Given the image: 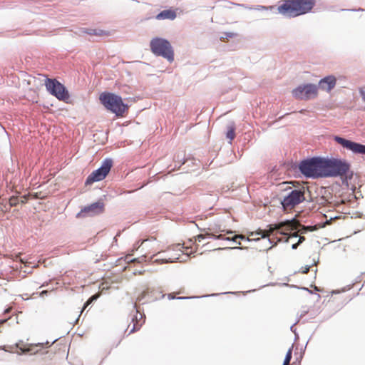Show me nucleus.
<instances>
[{"label": "nucleus", "mask_w": 365, "mask_h": 365, "mask_svg": "<svg viewBox=\"0 0 365 365\" xmlns=\"http://www.w3.org/2000/svg\"><path fill=\"white\" fill-rule=\"evenodd\" d=\"M315 6V0H284L278 6V12L289 18L306 14Z\"/></svg>", "instance_id": "1"}, {"label": "nucleus", "mask_w": 365, "mask_h": 365, "mask_svg": "<svg viewBox=\"0 0 365 365\" xmlns=\"http://www.w3.org/2000/svg\"><path fill=\"white\" fill-rule=\"evenodd\" d=\"M328 178H341L342 181L351 180L354 172L351 170V164L346 160L339 158H329Z\"/></svg>", "instance_id": "2"}, {"label": "nucleus", "mask_w": 365, "mask_h": 365, "mask_svg": "<svg viewBox=\"0 0 365 365\" xmlns=\"http://www.w3.org/2000/svg\"><path fill=\"white\" fill-rule=\"evenodd\" d=\"M101 103L109 111L116 116H123L128 110V105L123 101L122 97L111 92H103L100 94Z\"/></svg>", "instance_id": "3"}, {"label": "nucleus", "mask_w": 365, "mask_h": 365, "mask_svg": "<svg viewBox=\"0 0 365 365\" xmlns=\"http://www.w3.org/2000/svg\"><path fill=\"white\" fill-rule=\"evenodd\" d=\"M277 231L284 235H287V238L298 237V234H306L313 231L315 229L310 226H305L297 220L296 216L290 220H286L275 225ZM288 239L285 240L287 242Z\"/></svg>", "instance_id": "4"}, {"label": "nucleus", "mask_w": 365, "mask_h": 365, "mask_svg": "<svg viewBox=\"0 0 365 365\" xmlns=\"http://www.w3.org/2000/svg\"><path fill=\"white\" fill-rule=\"evenodd\" d=\"M151 52L156 56H161L168 62L174 61V50L170 42L164 38L154 37L150 41Z\"/></svg>", "instance_id": "5"}, {"label": "nucleus", "mask_w": 365, "mask_h": 365, "mask_svg": "<svg viewBox=\"0 0 365 365\" xmlns=\"http://www.w3.org/2000/svg\"><path fill=\"white\" fill-rule=\"evenodd\" d=\"M306 190L304 187L290 188L287 195L280 200V204L284 211H287L295 207L301 202L306 200Z\"/></svg>", "instance_id": "6"}, {"label": "nucleus", "mask_w": 365, "mask_h": 365, "mask_svg": "<svg viewBox=\"0 0 365 365\" xmlns=\"http://www.w3.org/2000/svg\"><path fill=\"white\" fill-rule=\"evenodd\" d=\"M43 77L46 91L58 100L68 103L70 95L66 87L56 78H49L45 76Z\"/></svg>", "instance_id": "7"}, {"label": "nucleus", "mask_w": 365, "mask_h": 365, "mask_svg": "<svg viewBox=\"0 0 365 365\" xmlns=\"http://www.w3.org/2000/svg\"><path fill=\"white\" fill-rule=\"evenodd\" d=\"M113 165V160L107 158L104 159L101 166L93 170L86 178L85 185H89L95 182L101 181L106 178Z\"/></svg>", "instance_id": "8"}, {"label": "nucleus", "mask_w": 365, "mask_h": 365, "mask_svg": "<svg viewBox=\"0 0 365 365\" xmlns=\"http://www.w3.org/2000/svg\"><path fill=\"white\" fill-rule=\"evenodd\" d=\"M318 86L314 83L299 85L292 91V96L297 99L309 100L318 94Z\"/></svg>", "instance_id": "9"}, {"label": "nucleus", "mask_w": 365, "mask_h": 365, "mask_svg": "<svg viewBox=\"0 0 365 365\" xmlns=\"http://www.w3.org/2000/svg\"><path fill=\"white\" fill-rule=\"evenodd\" d=\"M334 140L344 148L351 151L354 154L365 155V145L344 138L339 135L334 136Z\"/></svg>", "instance_id": "10"}, {"label": "nucleus", "mask_w": 365, "mask_h": 365, "mask_svg": "<svg viewBox=\"0 0 365 365\" xmlns=\"http://www.w3.org/2000/svg\"><path fill=\"white\" fill-rule=\"evenodd\" d=\"M317 156L307 158L298 164L300 173L307 178L314 179Z\"/></svg>", "instance_id": "11"}, {"label": "nucleus", "mask_w": 365, "mask_h": 365, "mask_svg": "<svg viewBox=\"0 0 365 365\" xmlns=\"http://www.w3.org/2000/svg\"><path fill=\"white\" fill-rule=\"evenodd\" d=\"M104 210V203L98 200L91 205L83 207L80 212L76 214L77 218L91 217L102 213Z\"/></svg>", "instance_id": "12"}, {"label": "nucleus", "mask_w": 365, "mask_h": 365, "mask_svg": "<svg viewBox=\"0 0 365 365\" xmlns=\"http://www.w3.org/2000/svg\"><path fill=\"white\" fill-rule=\"evenodd\" d=\"M314 179L328 178L329 157L317 156Z\"/></svg>", "instance_id": "13"}, {"label": "nucleus", "mask_w": 365, "mask_h": 365, "mask_svg": "<svg viewBox=\"0 0 365 365\" xmlns=\"http://www.w3.org/2000/svg\"><path fill=\"white\" fill-rule=\"evenodd\" d=\"M336 82V78L332 75H329L322 78L317 86L319 88L329 92L335 86Z\"/></svg>", "instance_id": "14"}, {"label": "nucleus", "mask_w": 365, "mask_h": 365, "mask_svg": "<svg viewBox=\"0 0 365 365\" xmlns=\"http://www.w3.org/2000/svg\"><path fill=\"white\" fill-rule=\"evenodd\" d=\"M261 235V238L260 239L259 238H256V239L251 240L249 237H245L243 235H237V239H240V240H244V241H247V242H250V241H252V240L259 241V240H262L264 246H267V245L272 244L271 240L267 236L264 235L262 233V231H260V232H257V233H253V232L251 233L252 236H255V235Z\"/></svg>", "instance_id": "15"}, {"label": "nucleus", "mask_w": 365, "mask_h": 365, "mask_svg": "<svg viewBox=\"0 0 365 365\" xmlns=\"http://www.w3.org/2000/svg\"><path fill=\"white\" fill-rule=\"evenodd\" d=\"M177 16L176 12L172 9H165L155 16L157 20H174Z\"/></svg>", "instance_id": "16"}, {"label": "nucleus", "mask_w": 365, "mask_h": 365, "mask_svg": "<svg viewBox=\"0 0 365 365\" xmlns=\"http://www.w3.org/2000/svg\"><path fill=\"white\" fill-rule=\"evenodd\" d=\"M82 34H86L89 35H95V36H102L106 34V32L101 29H86L81 28L79 29V35Z\"/></svg>", "instance_id": "17"}, {"label": "nucleus", "mask_w": 365, "mask_h": 365, "mask_svg": "<svg viewBox=\"0 0 365 365\" xmlns=\"http://www.w3.org/2000/svg\"><path fill=\"white\" fill-rule=\"evenodd\" d=\"M235 127L234 124L232 123L229 124L227 125V130L226 132L227 138L232 140L235 136Z\"/></svg>", "instance_id": "18"}, {"label": "nucleus", "mask_w": 365, "mask_h": 365, "mask_svg": "<svg viewBox=\"0 0 365 365\" xmlns=\"http://www.w3.org/2000/svg\"><path fill=\"white\" fill-rule=\"evenodd\" d=\"M158 257L155 259V262H173L174 261L169 259H166L165 257V252H159L155 255Z\"/></svg>", "instance_id": "19"}, {"label": "nucleus", "mask_w": 365, "mask_h": 365, "mask_svg": "<svg viewBox=\"0 0 365 365\" xmlns=\"http://www.w3.org/2000/svg\"><path fill=\"white\" fill-rule=\"evenodd\" d=\"M292 346L291 348H289L288 349V351H287L282 365H289V364L292 359Z\"/></svg>", "instance_id": "20"}, {"label": "nucleus", "mask_w": 365, "mask_h": 365, "mask_svg": "<svg viewBox=\"0 0 365 365\" xmlns=\"http://www.w3.org/2000/svg\"><path fill=\"white\" fill-rule=\"evenodd\" d=\"M211 238V234L206 233V234H200L195 237V241H198L199 242H202L203 240L206 238Z\"/></svg>", "instance_id": "21"}, {"label": "nucleus", "mask_w": 365, "mask_h": 365, "mask_svg": "<svg viewBox=\"0 0 365 365\" xmlns=\"http://www.w3.org/2000/svg\"><path fill=\"white\" fill-rule=\"evenodd\" d=\"M19 203V197L12 196L9 198V205L11 207L16 206Z\"/></svg>", "instance_id": "22"}, {"label": "nucleus", "mask_w": 365, "mask_h": 365, "mask_svg": "<svg viewBox=\"0 0 365 365\" xmlns=\"http://www.w3.org/2000/svg\"><path fill=\"white\" fill-rule=\"evenodd\" d=\"M29 199V196L26 195H22L19 197V203L23 205L26 203L27 200Z\"/></svg>", "instance_id": "23"}, {"label": "nucleus", "mask_w": 365, "mask_h": 365, "mask_svg": "<svg viewBox=\"0 0 365 365\" xmlns=\"http://www.w3.org/2000/svg\"><path fill=\"white\" fill-rule=\"evenodd\" d=\"M237 235H235L232 237H226L227 241H232V242H235V243L238 244L239 245H241L240 242H237Z\"/></svg>", "instance_id": "24"}, {"label": "nucleus", "mask_w": 365, "mask_h": 365, "mask_svg": "<svg viewBox=\"0 0 365 365\" xmlns=\"http://www.w3.org/2000/svg\"><path fill=\"white\" fill-rule=\"evenodd\" d=\"M341 11H352V12H358V11H365V9L359 8V9H341Z\"/></svg>", "instance_id": "25"}, {"label": "nucleus", "mask_w": 365, "mask_h": 365, "mask_svg": "<svg viewBox=\"0 0 365 365\" xmlns=\"http://www.w3.org/2000/svg\"><path fill=\"white\" fill-rule=\"evenodd\" d=\"M211 238H213V239H215V240H226V237H224V235H212L211 234Z\"/></svg>", "instance_id": "26"}, {"label": "nucleus", "mask_w": 365, "mask_h": 365, "mask_svg": "<svg viewBox=\"0 0 365 365\" xmlns=\"http://www.w3.org/2000/svg\"><path fill=\"white\" fill-rule=\"evenodd\" d=\"M99 297V295L98 294H93L88 299V303H93V302H95L96 300H97V299Z\"/></svg>", "instance_id": "27"}, {"label": "nucleus", "mask_w": 365, "mask_h": 365, "mask_svg": "<svg viewBox=\"0 0 365 365\" xmlns=\"http://www.w3.org/2000/svg\"><path fill=\"white\" fill-rule=\"evenodd\" d=\"M310 265H306L305 267H302L301 268V272L304 274H306L309 272V269H310Z\"/></svg>", "instance_id": "28"}, {"label": "nucleus", "mask_w": 365, "mask_h": 365, "mask_svg": "<svg viewBox=\"0 0 365 365\" xmlns=\"http://www.w3.org/2000/svg\"><path fill=\"white\" fill-rule=\"evenodd\" d=\"M199 297H178L176 299L182 300V299H188L192 298H198Z\"/></svg>", "instance_id": "29"}, {"label": "nucleus", "mask_w": 365, "mask_h": 365, "mask_svg": "<svg viewBox=\"0 0 365 365\" xmlns=\"http://www.w3.org/2000/svg\"><path fill=\"white\" fill-rule=\"evenodd\" d=\"M359 93L361 96V98L363 100L364 102H365V89H360L359 90Z\"/></svg>", "instance_id": "30"}, {"label": "nucleus", "mask_w": 365, "mask_h": 365, "mask_svg": "<svg viewBox=\"0 0 365 365\" xmlns=\"http://www.w3.org/2000/svg\"><path fill=\"white\" fill-rule=\"evenodd\" d=\"M225 36H221V38H232L234 36L233 33H226L225 34Z\"/></svg>", "instance_id": "31"}, {"label": "nucleus", "mask_w": 365, "mask_h": 365, "mask_svg": "<svg viewBox=\"0 0 365 365\" xmlns=\"http://www.w3.org/2000/svg\"><path fill=\"white\" fill-rule=\"evenodd\" d=\"M231 249H237V250H243L245 249L242 247H225V248H219V250H231Z\"/></svg>", "instance_id": "32"}, {"label": "nucleus", "mask_w": 365, "mask_h": 365, "mask_svg": "<svg viewBox=\"0 0 365 365\" xmlns=\"http://www.w3.org/2000/svg\"><path fill=\"white\" fill-rule=\"evenodd\" d=\"M304 240H305V237H304L299 236V235H298V241H297V243H298L299 245L302 244Z\"/></svg>", "instance_id": "33"}, {"label": "nucleus", "mask_w": 365, "mask_h": 365, "mask_svg": "<svg viewBox=\"0 0 365 365\" xmlns=\"http://www.w3.org/2000/svg\"><path fill=\"white\" fill-rule=\"evenodd\" d=\"M138 329H139V327H137V324H134L133 326V328L130 329L129 334H131V333L134 332L135 330H137Z\"/></svg>", "instance_id": "34"}, {"label": "nucleus", "mask_w": 365, "mask_h": 365, "mask_svg": "<svg viewBox=\"0 0 365 365\" xmlns=\"http://www.w3.org/2000/svg\"><path fill=\"white\" fill-rule=\"evenodd\" d=\"M299 245L297 242V243H294V244L292 245V250H296L298 247Z\"/></svg>", "instance_id": "35"}, {"label": "nucleus", "mask_w": 365, "mask_h": 365, "mask_svg": "<svg viewBox=\"0 0 365 365\" xmlns=\"http://www.w3.org/2000/svg\"><path fill=\"white\" fill-rule=\"evenodd\" d=\"M90 304H91V303H88V301L87 300V301L86 302V303L84 304V305H83V309L81 310V312H83V310L84 309H86V308L88 306H89Z\"/></svg>", "instance_id": "36"}, {"label": "nucleus", "mask_w": 365, "mask_h": 365, "mask_svg": "<svg viewBox=\"0 0 365 365\" xmlns=\"http://www.w3.org/2000/svg\"><path fill=\"white\" fill-rule=\"evenodd\" d=\"M218 294H207V295L202 296L201 297H214V296H217V295H218Z\"/></svg>", "instance_id": "37"}, {"label": "nucleus", "mask_w": 365, "mask_h": 365, "mask_svg": "<svg viewBox=\"0 0 365 365\" xmlns=\"http://www.w3.org/2000/svg\"><path fill=\"white\" fill-rule=\"evenodd\" d=\"M168 298L169 299H176V297H174L172 294H168Z\"/></svg>", "instance_id": "38"}, {"label": "nucleus", "mask_w": 365, "mask_h": 365, "mask_svg": "<svg viewBox=\"0 0 365 365\" xmlns=\"http://www.w3.org/2000/svg\"><path fill=\"white\" fill-rule=\"evenodd\" d=\"M130 262H140L138 258H133L129 260Z\"/></svg>", "instance_id": "39"}, {"label": "nucleus", "mask_w": 365, "mask_h": 365, "mask_svg": "<svg viewBox=\"0 0 365 365\" xmlns=\"http://www.w3.org/2000/svg\"><path fill=\"white\" fill-rule=\"evenodd\" d=\"M11 308H10V307H9V308L6 309L4 310V314H7V313L10 312H11Z\"/></svg>", "instance_id": "40"}, {"label": "nucleus", "mask_w": 365, "mask_h": 365, "mask_svg": "<svg viewBox=\"0 0 365 365\" xmlns=\"http://www.w3.org/2000/svg\"><path fill=\"white\" fill-rule=\"evenodd\" d=\"M19 349L22 351V353H27L29 351V350L23 349L21 347H20Z\"/></svg>", "instance_id": "41"}, {"label": "nucleus", "mask_w": 365, "mask_h": 365, "mask_svg": "<svg viewBox=\"0 0 365 365\" xmlns=\"http://www.w3.org/2000/svg\"><path fill=\"white\" fill-rule=\"evenodd\" d=\"M46 294H47V291H46V290H43V291H42V292H41L40 295H41V296H43V295Z\"/></svg>", "instance_id": "42"}, {"label": "nucleus", "mask_w": 365, "mask_h": 365, "mask_svg": "<svg viewBox=\"0 0 365 365\" xmlns=\"http://www.w3.org/2000/svg\"><path fill=\"white\" fill-rule=\"evenodd\" d=\"M148 292H148V289H147V290L143 291V294H144V295H146V294H148Z\"/></svg>", "instance_id": "43"}, {"label": "nucleus", "mask_w": 365, "mask_h": 365, "mask_svg": "<svg viewBox=\"0 0 365 365\" xmlns=\"http://www.w3.org/2000/svg\"><path fill=\"white\" fill-rule=\"evenodd\" d=\"M307 312V310L303 311V312H302V314H301L300 317H302V316H303V315H304Z\"/></svg>", "instance_id": "44"}, {"label": "nucleus", "mask_w": 365, "mask_h": 365, "mask_svg": "<svg viewBox=\"0 0 365 365\" xmlns=\"http://www.w3.org/2000/svg\"><path fill=\"white\" fill-rule=\"evenodd\" d=\"M318 262H319V259H317V260L314 259V262L312 264L315 265V264H317V263H318Z\"/></svg>", "instance_id": "45"}, {"label": "nucleus", "mask_w": 365, "mask_h": 365, "mask_svg": "<svg viewBox=\"0 0 365 365\" xmlns=\"http://www.w3.org/2000/svg\"><path fill=\"white\" fill-rule=\"evenodd\" d=\"M302 289H304V290L308 291V292H310V293H312V291H310L308 288H302Z\"/></svg>", "instance_id": "46"}, {"label": "nucleus", "mask_w": 365, "mask_h": 365, "mask_svg": "<svg viewBox=\"0 0 365 365\" xmlns=\"http://www.w3.org/2000/svg\"><path fill=\"white\" fill-rule=\"evenodd\" d=\"M227 234H232V233H233V231H232V230H228V231H227Z\"/></svg>", "instance_id": "47"}, {"label": "nucleus", "mask_w": 365, "mask_h": 365, "mask_svg": "<svg viewBox=\"0 0 365 365\" xmlns=\"http://www.w3.org/2000/svg\"><path fill=\"white\" fill-rule=\"evenodd\" d=\"M294 325H295V324H292V325L291 326V328H290V329H291V330H292V331H293V330H294L293 327H294Z\"/></svg>", "instance_id": "48"}, {"label": "nucleus", "mask_w": 365, "mask_h": 365, "mask_svg": "<svg viewBox=\"0 0 365 365\" xmlns=\"http://www.w3.org/2000/svg\"><path fill=\"white\" fill-rule=\"evenodd\" d=\"M294 325H295V324H292V325L291 326V328H290V329H291V330H292V331H293V330H294L293 327H294Z\"/></svg>", "instance_id": "49"}, {"label": "nucleus", "mask_w": 365, "mask_h": 365, "mask_svg": "<svg viewBox=\"0 0 365 365\" xmlns=\"http://www.w3.org/2000/svg\"><path fill=\"white\" fill-rule=\"evenodd\" d=\"M271 248H272V246L269 247L268 248H266L265 250H269V249H271Z\"/></svg>", "instance_id": "50"}, {"label": "nucleus", "mask_w": 365, "mask_h": 365, "mask_svg": "<svg viewBox=\"0 0 365 365\" xmlns=\"http://www.w3.org/2000/svg\"><path fill=\"white\" fill-rule=\"evenodd\" d=\"M16 324H19V322H18V320H17V317H16Z\"/></svg>", "instance_id": "51"}, {"label": "nucleus", "mask_w": 365, "mask_h": 365, "mask_svg": "<svg viewBox=\"0 0 365 365\" xmlns=\"http://www.w3.org/2000/svg\"><path fill=\"white\" fill-rule=\"evenodd\" d=\"M146 241H147V240H145V241L142 242V244H141V245H143V244H144L145 242H146Z\"/></svg>", "instance_id": "52"}, {"label": "nucleus", "mask_w": 365, "mask_h": 365, "mask_svg": "<svg viewBox=\"0 0 365 365\" xmlns=\"http://www.w3.org/2000/svg\"><path fill=\"white\" fill-rule=\"evenodd\" d=\"M142 259H145V256H144V255L142 256Z\"/></svg>", "instance_id": "53"}, {"label": "nucleus", "mask_w": 365, "mask_h": 365, "mask_svg": "<svg viewBox=\"0 0 365 365\" xmlns=\"http://www.w3.org/2000/svg\"><path fill=\"white\" fill-rule=\"evenodd\" d=\"M0 349L5 350L4 347L0 346Z\"/></svg>", "instance_id": "54"}, {"label": "nucleus", "mask_w": 365, "mask_h": 365, "mask_svg": "<svg viewBox=\"0 0 365 365\" xmlns=\"http://www.w3.org/2000/svg\"><path fill=\"white\" fill-rule=\"evenodd\" d=\"M118 235H117L115 237H114V240H116V237L118 236Z\"/></svg>", "instance_id": "55"}, {"label": "nucleus", "mask_w": 365, "mask_h": 365, "mask_svg": "<svg viewBox=\"0 0 365 365\" xmlns=\"http://www.w3.org/2000/svg\"><path fill=\"white\" fill-rule=\"evenodd\" d=\"M227 293H228V292H224L223 294H227ZM231 293H232V294H233V292H231Z\"/></svg>", "instance_id": "56"}, {"label": "nucleus", "mask_w": 365, "mask_h": 365, "mask_svg": "<svg viewBox=\"0 0 365 365\" xmlns=\"http://www.w3.org/2000/svg\"><path fill=\"white\" fill-rule=\"evenodd\" d=\"M139 314H140V318H143L142 314L140 313Z\"/></svg>", "instance_id": "57"}, {"label": "nucleus", "mask_w": 365, "mask_h": 365, "mask_svg": "<svg viewBox=\"0 0 365 365\" xmlns=\"http://www.w3.org/2000/svg\"><path fill=\"white\" fill-rule=\"evenodd\" d=\"M16 346L17 348H19V344H16Z\"/></svg>", "instance_id": "58"}]
</instances>
